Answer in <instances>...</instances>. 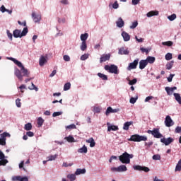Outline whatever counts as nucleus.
<instances>
[{"mask_svg":"<svg viewBox=\"0 0 181 181\" xmlns=\"http://www.w3.org/2000/svg\"><path fill=\"white\" fill-rule=\"evenodd\" d=\"M71 87V83H70V82L65 83L64 86V91H67L70 90Z\"/></svg>","mask_w":181,"mask_h":181,"instance_id":"f704fd0d","label":"nucleus"},{"mask_svg":"<svg viewBox=\"0 0 181 181\" xmlns=\"http://www.w3.org/2000/svg\"><path fill=\"white\" fill-rule=\"evenodd\" d=\"M78 153H87V152H88V150L87 149V146L84 145L82 148L78 150Z\"/></svg>","mask_w":181,"mask_h":181,"instance_id":"393cba45","label":"nucleus"},{"mask_svg":"<svg viewBox=\"0 0 181 181\" xmlns=\"http://www.w3.org/2000/svg\"><path fill=\"white\" fill-rule=\"evenodd\" d=\"M165 91L167 92L168 95H172V93H173L170 91V88L169 87L165 88Z\"/></svg>","mask_w":181,"mask_h":181,"instance_id":"052dcab7","label":"nucleus"},{"mask_svg":"<svg viewBox=\"0 0 181 181\" xmlns=\"http://www.w3.org/2000/svg\"><path fill=\"white\" fill-rule=\"evenodd\" d=\"M111 59V54H103L100 58V63H105Z\"/></svg>","mask_w":181,"mask_h":181,"instance_id":"1a4fd4ad","label":"nucleus"},{"mask_svg":"<svg viewBox=\"0 0 181 181\" xmlns=\"http://www.w3.org/2000/svg\"><path fill=\"white\" fill-rule=\"evenodd\" d=\"M63 59L64 62H70V57L69 55H64Z\"/></svg>","mask_w":181,"mask_h":181,"instance_id":"680f3d73","label":"nucleus"},{"mask_svg":"<svg viewBox=\"0 0 181 181\" xmlns=\"http://www.w3.org/2000/svg\"><path fill=\"white\" fill-rule=\"evenodd\" d=\"M28 27L24 28L21 33V36H22V37L23 36H26V35H28Z\"/></svg>","mask_w":181,"mask_h":181,"instance_id":"a19ab883","label":"nucleus"},{"mask_svg":"<svg viewBox=\"0 0 181 181\" xmlns=\"http://www.w3.org/2000/svg\"><path fill=\"white\" fill-rule=\"evenodd\" d=\"M80 47H81V50H82V52H84L87 49V42L82 41V43Z\"/></svg>","mask_w":181,"mask_h":181,"instance_id":"2f4dec72","label":"nucleus"},{"mask_svg":"<svg viewBox=\"0 0 181 181\" xmlns=\"http://www.w3.org/2000/svg\"><path fill=\"white\" fill-rule=\"evenodd\" d=\"M105 70H106V71H108L109 73H112L113 74H118L119 71H118V66H117V65H105Z\"/></svg>","mask_w":181,"mask_h":181,"instance_id":"20e7f679","label":"nucleus"},{"mask_svg":"<svg viewBox=\"0 0 181 181\" xmlns=\"http://www.w3.org/2000/svg\"><path fill=\"white\" fill-rule=\"evenodd\" d=\"M139 62V59H135L133 62L130 63L127 67V70L131 71L136 69L138 66V63Z\"/></svg>","mask_w":181,"mask_h":181,"instance_id":"6e6552de","label":"nucleus"},{"mask_svg":"<svg viewBox=\"0 0 181 181\" xmlns=\"http://www.w3.org/2000/svg\"><path fill=\"white\" fill-rule=\"evenodd\" d=\"M8 162V160H6L5 154H4V152H2L1 150H0V166H6Z\"/></svg>","mask_w":181,"mask_h":181,"instance_id":"423d86ee","label":"nucleus"},{"mask_svg":"<svg viewBox=\"0 0 181 181\" xmlns=\"http://www.w3.org/2000/svg\"><path fill=\"white\" fill-rule=\"evenodd\" d=\"M21 35H22L21 30L16 29V30H14L13 32V35L16 38L22 37Z\"/></svg>","mask_w":181,"mask_h":181,"instance_id":"412c9836","label":"nucleus"},{"mask_svg":"<svg viewBox=\"0 0 181 181\" xmlns=\"http://www.w3.org/2000/svg\"><path fill=\"white\" fill-rule=\"evenodd\" d=\"M165 127H168V128H170V127H173V125H175V122L170 117V116L167 115L165 119Z\"/></svg>","mask_w":181,"mask_h":181,"instance_id":"0eeeda50","label":"nucleus"},{"mask_svg":"<svg viewBox=\"0 0 181 181\" xmlns=\"http://www.w3.org/2000/svg\"><path fill=\"white\" fill-rule=\"evenodd\" d=\"M76 124H72L66 127V129H76Z\"/></svg>","mask_w":181,"mask_h":181,"instance_id":"3c124183","label":"nucleus"},{"mask_svg":"<svg viewBox=\"0 0 181 181\" xmlns=\"http://www.w3.org/2000/svg\"><path fill=\"white\" fill-rule=\"evenodd\" d=\"M88 58V54H85L81 57V60L82 61L87 60Z\"/></svg>","mask_w":181,"mask_h":181,"instance_id":"6e6d98bb","label":"nucleus"},{"mask_svg":"<svg viewBox=\"0 0 181 181\" xmlns=\"http://www.w3.org/2000/svg\"><path fill=\"white\" fill-rule=\"evenodd\" d=\"M76 176H77L76 174H69L66 177L69 179L70 181H74L77 178Z\"/></svg>","mask_w":181,"mask_h":181,"instance_id":"cd10ccee","label":"nucleus"},{"mask_svg":"<svg viewBox=\"0 0 181 181\" xmlns=\"http://www.w3.org/2000/svg\"><path fill=\"white\" fill-rule=\"evenodd\" d=\"M119 109H112L111 106L108 107L105 112V115L108 116L110 114H115V112H119Z\"/></svg>","mask_w":181,"mask_h":181,"instance_id":"9b49d317","label":"nucleus"},{"mask_svg":"<svg viewBox=\"0 0 181 181\" xmlns=\"http://www.w3.org/2000/svg\"><path fill=\"white\" fill-rule=\"evenodd\" d=\"M180 170H181V159L178 161L175 167V172H180Z\"/></svg>","mask_w":181,"mask_h":181,"instance_id":"e433bc0d","label":"nucleus"},{"mask_svg":"<svg viewBox=\"0 0 181 181\" xmlns=\"http://www.w3.org/2000/svg\"><path fill=\"white\" fill-rule=\"evenodd\" d=\"M88 39V33H84L81 35V40L82 42H86Z\"/></svg>","mask_w":181,"mask_h":181,"instance_id":"7c9ffc66","label":"nucleus"},{"mask_svg":"<svg viewBox=\"0 0 181 181\" xmlns=\"http://www.w3.org/2000/svg\"><path fill=\"white\" fill-rule=\"evenodd\" d=\"M11 138V134L8 132H4L1 134V138H3L4 139V141L6 142V138Z\"/></svg>","mask_w":181,"mask_h":181,"instance_id":"a878e982","label":"nucleus"},{"mask_svg":"<svg viewBox=\"0 0 181 181\" xmlns=\"http://www.w3.org/2000/svg\"><path fill=\"white\" fill-rule=\"evenodd\" d=\"M138 81V80L136 78H134L132 81H129V86H134V84H136V82Z\"/></svg>","mask_w":181,"mask_h":181,"instance_id":"8fccbe9b","label":"nucleus"},{"mask_svg":"<svg viewBox=\"0 0 181 181\" xmlns=\"http://www.w3.org/2000/svg\"><path fill=\"white\" fill-rule=\"evenodd\" d=\"M116 25L117 28H123L124 25H125V23L124 22V20H122V18L119 17L116 21Z\"/></svg>","mask_w":181,"mask_h":181,"instance_id":"a211bd4d","label":"nucleus"},{"mask_svg":"<svg viewBox=\"0 0 181 181\" xmlns=\"http://www.w3.org/2000/svg\"><path fill=\"white\" fill-rule=\"evenodd\" d=\"M47 63V57H45L43 55H42L40 57V60H39V64L40 66L42 67L43 66H45V64Z\"/></svg>","mask_w":181,"mask_h":181,"instance_id":"ddd939ff","label":"nucleus"},{"mask_svg":"<svg viewBox=\"0 0 181 181\" xmlns=\"http://www.w3.org/2000/svg\"><path fill=\"white\" fill-rule=\"evenodd\" d=\"M168 19H169L170 21H175V19H176V14L173 13L171 16H169Z\"/></svg>","mask_w":181,"mask_h":181,"instance_id":"a18cd8bd","label":"nucleus"},{"mask_svg":"<svg viewBox=\"0 0 181 181\" xmlns=\"http://www.w3.org/2000/svg\"><path fill=\"white\" fill-rule=\"evenodd\" d=\"M144 145L147 146V148H151V146L153 145V141L145 142Z\"/></svg>","mask_w":181,"mask_h":181,"instance_id":"09e8293b","label":"nucleus"},{"mask_svg":"<svg viewBox=\"0 0 181 181\" xmlns=\"http://www.w3.org/2000/svg\"><path fill=\"white\" fill-rule=\"evenodd\" d=\"M0 145H1L2 146H5V145H6V141H5V139L2 137L0 138Z\"/></svg>","mask_w":181,"mask_h":181,"instance_id":"864d4df0","label":"nucleus"},{"mask_svg":"<svg viewBox=\"0 0 181 181\" xmlns=\"http://www.w3.org/2000/svg\"><path fill=\"white\" fill-rule=\"evenodd\" d=\"M122 36L124 42H129V40H131V35H129V34H128L125 31H123L122 33Z\"/></svg>","mask_w":181,"mask_h":181,"instance_id":"2eb2a0df","label":"nucleus"},{"mask_svg":"<svg viewBox=\"0 0 181 181\" xmlns=\"http://www.w3.org/2000/svg\"><path fill=\"white\" fill-rule=\"evenodd\" d=\"M153 160H160V155L159 154H155L153 156Z\"/></svg>","mask_w":181,"mask_h":181,"instance_id":"37998d69","label":"nucleus"},{"mask_svg":"<svg viewBox=\"0 0 181 181\" xmlns=\"http://www.w3.org/2000/svg\"><path fill=\"white\" fill-rule=\"evenodd\" d=\"M86 142H87V144H90V148H94V146H95V141H94V139H93V138H90L89 139H86Z\"/></svg>","mask_w":181,"mask_h":181,"instance_id":"4be33fe9","label":"nucleus"},{"mask_svg":"<svg viewBox=\"0 0 181 181\" xmlns=\"http://www.w3.org/2000/svg\"><path fill=\"white\" fill-rule=\"evenodd\" d=\"M174 141L175 139H172L171 137H168L167 139H160V142H162V144H164L165 146H168V145H170V144H172V142H173Z\"/></svg>","mask_w":181,"mask_h":181,"instance_id":"9d476101","label":"nucleus"},{"mask_svg":"<svg viewBox=\"0 0 181 181\" xmlns=\"http://www.w3.org/2000/svg\"><path fill=\"white\" fill-rule=\"evenodd\" d=\"M119 6V4H118V1H115L113 4H112V8L113 9H118Z\"/></svg>","mask_w":181,"mask_h":181,"instance_id":"4d7b16f0","label":"nucleus"},{"mask_svg":"<svg viewBox=\"0 0 181 181\" xmlns=\"http://www.w3.org/2000/svg\"><path fill=\"white\" fill-rule=\"evenodd\" d=\"M129 103L131 104H135V103H136V98H130V100H129Z\"/></svg>","mask_w":181,"mask_h":181,"instance_id":"0e129e2a","label":"nucleus"},{"mask_svg":"<svg viewBox=\"0 0 181 181\" xmlns=\"http://www.w3.org/2000/svg\"><path fill=\"white\" fill-rule=\"evenodd\" d=\"M147 132L151 134L154 138H163V135L159 132L158 128H154L153 130H148Z\"/></svg>","mask_w":181,"mask_h":181,"instance_id":"39448f33","label":"nucleus"},{"mask_svg":"<svg viewBox=\"0 0 181 181\" xmlns=\"http://www.w3.org/2000/svg\"><path fill=\"white\" fill-rule=\"evenodd\" d=\"M140 50H141V53H146V54H148V53H149V49H148L146 48L141 47Z\"/></svg>","mask_w":181,"mask_h":181,"instance_id":"de8ad7c7","label":"nucleus"},{"mask_svg":"<svg viewBox=\"0 0 181 181\" xmlns=\"http://www.w3.org/2000/svg\"><path fill=\"white\" fill-rule=\"evenodd\" d=\"M155 57H147L146 61L147 62V64L149 63L150 64H153L155 63Z\"/></svg>","mask_w":181,"mask_h":181,"instance_id":"b1692460","label":"nucleus"},{"mask_svg":"<svg viewBox=\"0 0 181 181\" xmlns=\"http://www.w3.org/2000/svg\"><path fill=\"white\" fill-rule=\"evenodd\" d=\"M16 105L18 107V108H21L22 106V103H21V99L18 98L16 100Z\"/></svg>","mask_w":181,"mask_h":181,"instance_id":"c03bdc74","label":"nucleus"},{"mask_svg":"<svg viewBox=\"0 0 181 181\" xmlns=\"http://www.w3.org/2000/svg\"><path fill=\"white\" fill-rule=\"evenodd\" d=\"M22 180V177L21 175L14 176L12 177L13 181H21Z\"/></svg>","mask_w":181,"mask_h":181,"instance_id":"79ce46f5","label":"nucleus"},{"mask_svg":"<svg viewBox=\"0 0 181 181\" xmlns=\"http://www.w3.org/2000/svg\"><path fill=\"white\" fill-rule=\"evenodd\" d=\"M25 165V161H21V163L19 164V168L20 169H23V170H25L26 172V168H23V165Z\"/></svg>","mask_w":181,"mask_h":181,"instance_id":"5fc2aeb1","label":"nucleus"},{"mask_svg":"<svg viewBox=\"0 0 181 181\" xmlns=\"http://www.w3.org/2000/svg\"><path fill=\"white\" fill-rule=\"evenodd\" d=\"M118 53L122 55V54L128 55L129 54V50H128V49L124 48V47H122L119 48Z\"/></svg>","mask_w":181,"mask_h":181,"instance_id":"dca6fc26","label":"nucleus"},{"mask_svg":"<svg viewBox=\"0 0 181 181\" xmlns=\"http://www.w3.org/2000/svg\"><path fill=\"white\" fill-rule=\"evenodd\" d=\"M138 26V21H135L132 23V25L130 26V29H135Z\"/></svg>","mask_w":181,"mask_h":181,"instance_id":"13d9d810","label":"nucleus"},{"mask_svg":"<svg viewBox=\"0 0 181 181\" xmlns=\"http://www.w3.org/2000/svg\"><path fill=\"white\" fill-rule=\"evenodd\" d=\"M148 66V61H146V59H142L139 62V69L140 70H144Z\"/></svg>","mask_w":181,"mask_h":181,"instance_id":"4468645a","label":"nucleus"},{"mask_svg":"<svg viewBox=\"0 0 181 181\" xmlns=\"http://www.w3.org/2000/svg\"><path fill=\"white\" fill-rule=\"evenodd\" d=\"M24 129H25V131H30V129H32V124L27 123L25 124Z\"/></svg>","mask_w":181,"mask_h":181,"instance_id":"ea45409f","label":"nucleus"},{"mask_svg":"<svg viewBox=\"0 0 181 181\" xmlns=\"http://www.w3.org/2000/svg\"><path fill=\"white\" fill-rule=\"evenodd\" d=\"M163 46H168V47H170L171 46H173V42L172 41H166L162 42Z\"/></svg>","mask_w":181,"mask_h":181,"instance_id":"72a5a7b5","label":"nucleus"},{"mask_svg":"<svg viewBox=\"0 0 181 181\" xmlns=\"http://www.w3.org/2000/svg\"><path fill=\"white\" fill-rule=\"evenodd\" d=\"M32 18L35 23H37V22H40V15H37L36 13L33 12L32 13Z\"/></svg>","mask_w":181,"mask_h":181,"instance_id":"f3484780","label":"nucleus"},{"mask_svg":"<svg viewBox=\"0 0 181 181\" xmlns=\"http://www.w3.org/2000/svg\"><path fill=\"white\" fill-rule=\"evenodd\" d=\"M107 131L108 132H111V131H118V127L117 126H115V125L108 126Z\"/></svg>","mask_w":181,"mask_h":181,"instance_id":"bb28decb","label":"nucleus"},{"mask_svg":"<svg viewBox=\"0 0 181 181\" xmlns=\"http://www.w3.org/2000/svg\"><path fill=\"white\" fill-rule=\"evenodd\" d=\"M130 142H141L142 141H148V137L146 136H141L139 134L132 135L128 139Z\"/></svg>","mask_w":181,"mask_h":181,"instance_id":"7ed1b4c3","label":"nucleus"},{"mask_svg":"<svg viewBox=\"0 0 181 181\" xmlns=\"http://www.w3.org/2000/svg\"><path fill=\"white\" fill-rule=\"evenodd\" d=\"M98 77H100V78H102V80H105V81L108 80V76H107V75L104 74L98 73Z\"/></svg>","mask_w":181,"mask_h":181,"instance_id":"473e14b6","label":"nucleus"},{"mask_svg":"<svg viewBox=\"0 0 181 181\" xmlns=\"http://www.w3.org/2000/svg\"><path fill=\"white\" fill-rule=\"evenodd\" d=\"M134 124V122L130 121V122H126L124 125H123V129L124 131H128L129 129V127Z\"/></svg>","mask_w":181,"mask_h":181,"instance_id":"6ab92c4d","label":"nucleus"},{"mask_svg":"<svg viewBox=\"0 0 181 181\" xmlns=\"http://www.w3.org/2000/svg\"><path fill=\"white\" fill-rule=\"evenodd\" d=\"M9 60H11V62H13V63H15L16 66H18V67H21V70L16 69L15 71V76H17V78H18V80H20V81H23V77H29V76L30 75V72L28 71V69L25 68V66H23V65L22 64V62L12 57L9 58Z\"/></svg>","mask_w":181,"mask_h":181,"instance_id":"f257e3e1","label":"nucleus"},{"mask_svg":"<svg viewBox=\"0 0 181 181\" xmlns=\"http://www.w3.org/2000/svg\"><path fill=\"white\" fill-rule=\"evenodd\" d=\"M158 15H159V11H151L146 14L148 18H151V16H158Z\"/></svg>","mask_w":181,"mask_h":181,"instance_id":"aec40b11","label":"nucleus"},{"mask_svg":"<svg viewBox=\"0 0 181 181\" xmlns=\"http://www.w3.org/2000/svg\"><path fill=\"white\" fill-rule=\"evenodd\" d=\"M173 95H174L176 101H177L178 104H181L180 94H179V93H174Z\"/></svg>","mask_w":181,"mask_h":181,"instance_id":"c756f323","label":"nucleus"},{"mask_svg":"<svg viewBox=\"0 0 181 181\" xmlns=\"http://www.w3.org/2000/svg\"><path fill=\"white\" fill-rule=\"evenodd\" d=\"M165 60H172V54L170 53L166 54Z\"/></svg>","mask_w":181,"mask_h":181,"instance_id":"bf43d9fd","label":"nucleus"},{"mask_svg":"<svg viewBox=\"0 0 181 181\" xmlns=\"http://www.w3.org/2000/svg\"><path fill=\"white\" fill-rule=\"evenodd\" d=\"M180 132H181V127H177L175 128V133L176 134H180Z\"/></svg>","mask_w":181,"mask_h":181,"instance_id":"774afa93","label":"nucleus"},{"mask_svg":"<svg viewBox=\"0 0 181 181\" xmlns=\"http://www.w3.org/2000/svg\"><path fill=\"white\" fill-rule=\"evenodd\" d=\"M173 67V62H171L170 63H168L166 64V69L167 70H170Z\"/></svg>","mask_w":181,"mask_h":181,"instance_id":"49530a36","label":"nucleus"},{"mask_svg":"<svg viewBox=\"0 0 181 181\" xmlns=\"http://www.w3.org/2000/svg\"><path fill=\"white\" fill-rule=\"evenodd\" d=\"M47 159L49 161L56 160V159H57V154H55L54 156H49L47 158Z\"/></svg>","mask_w":181,"mask_h":181,"instance_id":"4c0bfd02","label":"nucleus"},{"mask_svg":"<svg viewBox=\"0 0 181 181\" xmlns=\"http://www.w3.org/2000/svg\"><path fill=\"white\" fill-rule=\"evenodd\" d=\"M59 115H62V112H54L52 114V117H59Z\"/></svg>","mask_w":181,"mask_h":181,"instance_id":"e2e57ef3","label":"nucleus"},{"mask_svg":"<svg viewBox=\"0 0 181 181\" xmlns=\"http://www.w3.org/2000/svg\"><path fill=\"white\" fill-rule=\"evenodd\" d=\"M43 122H45V119H43V118H42V117H38L37 125H38L39 128H40V127H42V125H43Z\"/></svg>","mask_w":181,"mask_h":181,"instance_id":"c9c22d12","label":"nucleus"},{"mask_svg":"<svg viewBox=\"0 0 181 181\" xmlns=\"http://www.w3.org/2000/svg\"><path fill=\"white\" fill-rule=\"evenodd\" d=\"M6 8H5V6H1V7H0V11H1V12H2L3 13H5V12H6Z\"/></svg>","mask_w":181,"mask_h":181,"instance_id":"69168bd1","label":"nucleus"},{"mask_svg":"<svg viewBox=\"0 0 181 181\" xmlns=\"http://www.w3.org/2000/svg\"><path fill=\"white\" fill-rule=\"evenodd\" d=\"M65 139L67 141V142H76L73 136H66L65 137Z\"/></svg>","mask_w":181,"mask_h":181,"instance_id":"58836bf2","label":"nucleus"},{"mask_svg":"<svg viewBox=\"0 0 181 181\" xmlns=\"http://www.w3.org/2000/svg\"><path fill=\"white\" fill-rule=\"evenodd\" d=\"M6 33L8 39H10V40H12V37L13 35H12V33H11V31H9V30H7Z\"/></svg>","mask_w":181,"mask_h":181,"instance_id":"603ef678","label":"nucleus"},{"mask_svg":"<svg viewBox=\"0 0 181 181\" xmlns=\"http://www.w3.org/2000/svg\"><path fill=\"white\" fill-rule=\"evenodd\" d=\"M118 172H127V168L125 165H121L120 166L118 167Z\"/></svg>","mask_w":181,"mask_h":181,"instance_id":"c85d7f7f","label":"nucleus"},{"mask_svg":"<svg viewBox=\"0 0 181 181\" xmlns=\"http://www.w3.org/2000/svg\"><path fill=\"white\" fill-rule=\"evenodd\" d=\"M84 173H86V169H81V168H78L76 169V172H75V175L76 176H78V175H84Z\"/></svg>","mask_w":181,"mask_h":181,"instance_id":"5701e85b","label":"nucleus"},{"mask_svg":"<svg viewBox=\"0 0 181 181\" xmlns=\"http://www.w3.org/2000/svg\"><path fill=\"white\" fill-rule=\"evenodd\" d=\"M26 135L28 136L32 137V136H35V133H33V132H28L26 133Z\"/></svg>","mask_w":181,"mask_h":181,"instance_id":"338daca9","label":"nucleus"},{"mask_svg":"<svg viewBox=\"0 0 181 181\" xmlns=\"http://www.w3.org/2000/svg\"><path fill=\"white\" fill-rule=\"evenodd\" d=\"M134 169L135 170H143V172L148 173L151 170L149 168L145 167V166H141V165H134Z\"/></svg>","mask_w":181,"mask_h":181,"instance_id":"f8f14e48","label":"nucleus"},{"mask_svg":"<svg viewBox=\"0 0 181 181\" xmlns=\"http://www.w3.org/2000/svg\"><path fill=\"white\" fill-rule=\"evenodd\" d=\"M134 158L133 154H129L127 152H124L122 155L119 156V160L122 163L128 165V163H131V159Z\"/></svg>","mask_w":181,"mask_h":181,"instance_id":"f03ea898","label":"nucleus"}]
</instances>
